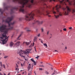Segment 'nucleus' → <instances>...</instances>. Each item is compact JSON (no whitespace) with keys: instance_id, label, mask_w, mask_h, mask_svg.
<instances>
[{"instance_id":"f257e3e1","label":"nucleus","mask_w":75,"mask_h":75,"mask_svg":"<svg viewBox=\"0 0 75 75\" xmlns=\"http://www.w3.org/2000/svg\"><path fill=\"white\" fill-rule=\"evenodd\" d=\"M14 18L13 16H12L11 17H8L5 20H3V22H5L8 23L9 25V28H7V25H6L3 24L0 27V31L2 33H4L2 34V37H1V39H3L4 37L5 38L4 39H3L2 41L3 44H6V42H7L8 38V37L6 35V34L8 33V31L10 30H13V26H11V25H13L15 23V22H13V23H11V21H12L13 19Z\"/></svg>"},{"instance_id":"f03ea898","label":"nucleus","mask_w":75,"mask_h":75,"mask_svg":"<svg viewBox=\"0 0 75 75\" xmlns=\"http://www.w3.org/2000/svg\"><path fill=\"white\" fill-rule=\"evenodd\" d=\"M13 2L17 1L18 0H12ZM28 0H23V1H21V4H22V6H20L18 8H13V9H11V11L12 13H13V10H19L20 12H22L23 13H27V11L24 10V5H27V7L29 8L31 7V4H28Z\"/></svg>"},{"instance_id":"7ed1b4c3","label":"nucleus","mask_w":75,"mask_h":75,"mask_svg":"<svg viewBox=\"0 0 75 75\" xmlns=\"http://www.w3.org/2000/svg\"><path fill=\"white\" fill-rule=\"evenodd\" d=\"M31 49H27L26 50V51H23L22 50H21L20 51H18V54L20 55L21 57H23V58L25 57V55L24 54H28V53H30V51H31Z\"/></svg>"},{"instance_id":"20e7f679","label":"nucleus","mask_w":75,"mask_h":75,"mask_svg":"<svg viewBox=\"0 0 75 75\" xmlns=\"http://www.w3.org/2000/svg\"><path fill=\"white\" fill-rule=\"evenodd\" d=\"M34 13L32 12L29 14H26L25 16V19L27 21H30L31 20L34 19Z\"/></svg>"},{"instance_id":"39448f33","label":"nucleus","mask_w":75,"mask_h":75,"mask_svg":"<svg viewBox=\"0 0 75 75\" xmlns=\"http://www.w3.org/2000/svg\"><path fill=\"white\" fill-rule=\"evenodd\" d=\"M55 8L58 13L59 14V16H62V13L61 12H59V8H61V5H57L55 6Z\"/></svg>"},{"instance_id":"423d86ee","label":"nucleus","mask_w":75,"mask_h":75,"mask_svg":"<svg viewBox=\"0 0 75 75\" xmlns=\"http://www.w3.org/2000/svg\"><path fill=\"white\" fill-rule=\"evenodd\" d=\"M28 71H29L28 75H31V71H32L33 67L31 68L30 64H29V65L28 67Z\"/></svg>"},{"instance_id":"0eeeda50","label":"nucleus","mask_w":75,"mask_h":75,"mask_svg":"<svg viewBox=\"0 0 75 75\" xmlns=\"http://www.w3.org/2000/svg\"><path fill=\"white\" fill-rule=\"evenodd\" d=\"M66 8L67 10L64 11V14H66V15H68L69 13L71 11V9H70L69 8L68 6H66Z\"/></svg>"},{"instance_id":"6e6552de","label":"nucleus","mask_w":75,"mask_h":75,"mask_svg":"<svg viewBox=\"0 0 75 75\" xmlns=\"http://www.w3.org/2000/svg\"><path fill=\"white\" fill-rule=\"evenodd\" d=\"M36 13H37V14H44L42 12L40 11L39 10H36Z\"/></svg>"},{"instance_id":"1a4fd4ad","label":"nucleus","mask_w":75,"mask_h":75,"mask_svg":"<svg viewBox=\"0 0 75 75\" xmlns=\"http://www.w3.org/2000/svg\"><path fill=\"white\" fill-rule=\"evenodd\" d=\"M34 22L35 23H38V24H42L43 23H44V21H41V22H40L38 21H36V20H35L34 21Z\"/></svg>"},{"instance_id":"9d476101","label":"nucleus","mask_w":75,"mask_h":75,"mask_svg":"<svg viewBox=\"0 0 75 75\" xmlns=\"http://www.w3.org/2000/svg\"><path fill=\"white\" fill-rule=\"evenodd\" d=\"M30 43H31V42H23V44H26L27 45H29V44H30Z\"/></svg>"},{"instance_id":"9b49d317","label":"nucleus","mask_w":75,"mask_h":75,"mask_svg":"<svg viewBox=\"0 0 75 75\" xmlns=\"http://www.w3.org/2000/svg\"><path fill=\"white\" fill-rule=\"evenodd\" d=\"M20 42L18 41L15 44V45L16 46L18 47V46H20Z\"/></svg>"},{"instance_id":"f8f14e48","label":"nucleus","mask_w":75,"mask_h":75,"mask_svg":"<svg viewBox=\"0 0 75 75\" xmlns=\"http://www.w3.org/2000/svg\"><path fill=\"white\" fill-rule=\"evenodd\" d=\"M13 45H14V43L13 42H12L10 43V47H12L13 46Z\"/></svg>"},{"instance_id":"ddd939ff","label":"nucleus","mask_w":75,"mask_h":75,"mask_svg":"<svg viewBox=\"0 0 75 75\" xmlns=\"http://www.w3.org/2000/svg\"><path fill=\"white\" fill-rule=\"evenodd\" d=\"M21 65L22 67H24V66H25V62H24V63L23 64H22L21 63Z\"/></svg>"},{"instance_id":"4468645a","label":"nucleus","mask_w":75,"mask_h":75,"mask_svg":"<svg viewBox=\"0 0 75 75\" xmlns=\"http://www.w3.org/2000/svg\"><path fill=\"white\" fill-rule=\"evenodd\" d=\"M37 41V37H35L34 39V42H36V41Z\"/></svg>"},{"instance_id":"2eb2a0df","label":"nucleus","mask_w":75,"mask_h":75,"mask_svg":"<svg viewBox=\"0 0 75 75\" xmlns=\"http://www.w3.org/2000/svg\"><path fill=\"white\" fill-rule=\"evenodd\" d=\"M34 43H33V44H31V45L30 46H29L30 48H31V47H33L34 46Z\"/></svg>"},{"instance_id":"dca6fc26","label":"nucleus","mask_w":75,"mask_h":75,"mask_svg":"<svg viewBox=\"0 0 75 75\" xmlns=\"http://www.w3.org/2000/svg\"><path fill=\"white\" fill-rule=\"evenodd\" d=\"M2 66H3V67L4 69H6V66L5 65V64H2Z\"/></svg>"},{"instance_id":"f3484780","label":"nucleus","mask_w":75,"mask_h":75,"mask_svg":"<svg viewBox=\"0 0 75 75\" xmlns=\"http://www.w3.org/2000/svg\"><path fill=\"white\" fill-rule=\"evenodd\" d=\"M54 16H55V18H58V17H59V15L56 16L55 15H54Z\"/></svg>"},{"instance_id":"a211bd4d","label":"nucleus","mask_w":75,"mask_h":75,"mask_svg":"<svg viewBox=\"0 0 75 75\" xmlns=\"http://www.w3.org/2000/svg\"><path fill=\"white\" fill-rule=\"evenodd\" d=\"M21 34H20V35L18 36V38H17L18 40H20V39H19V38H20V37H21Z\"/></svg>"},{"instance_id":"6ab92c4d","label":"nucleus","mask_w":75,"mask_h":75,"mask_svg":"<svg viewBox=\"0 0 75 75\" xmlns=\"http://www.w3.org/2000/svg\"><path fill=\"white\" fill-rule=\"evenodd\" d=\"M0 12L1 13V14H3V11H2V9H0Z\"/></svg>"},{"instance_id":"aec40b11","label":"nucleus","mask_w":75,"mask_h":75,"mask_svg":"<svg viewBox=\"0 0 75 75\" xmlns=\"http://www.w3.org/2000/svg\"><path fill=\"white\" fill-rule=\"evenodd\" d=\"M17 64H18V65H21V63L20 62L18 61L17 62Z\"/></svg>"},{"instance_id":"412c9836","label":"nucleus","mask_w":75,"mask_h":75,"mask_svg":"<svg viewBox=\"0 0 75 75\" xmlns=\"http://www.w3.org/2000/svg\"><path fill=\"white\" fill-rule=\"evenodd\" d=\"M31 60L32 61V62H35V61L34 60V59H33V58L31 59Z\"/></svg>"},{"instance_id":"4be33fe9","label":"nucleus","mask_w":75,"mask_h":75,"mask_svg":"<svg viewBox=\"0 0 75 75\" xmlns=\"http://www.w3.org/2000/svg\"><path fill=\"white\" fill-rule=\"evenodd\" d=\"M43 5L44 6H45V7H47V8H48V7L47 6V5L46 4H44Z\"/></svg>"},{"instance_id":"5701e85b","label":"nucleus","mask_w":75,"mask_h":75,"mask_svg":"<svg viewBox=\"0 0 75 75\" xmlns=\"http://www.w3.org/2000/svg\"><path fill=\"white\" fill-rule=\"evenodd\" d=\"M75 12V9H73L72 10V13H74Z\"/></svg>"},{"instance_id":"b1692460","label":"nucleus","mask_w":75,"mask_h":75,"mask_svg":"<svg viewBox=\"0 0 75 75\" xmlns=\"http://www.w3.org/2000/svg\"><path fill=\"white\" fill-rule=\"evenodd\" d=\"M5 9L6 10H8V6H7L5 7Z\"/></svg>"},{"instance_id":"393cba45","label":"nucleus","mask_w":75,"mask_h":75,"mask_svg":"<svg viewBox=\"0 0 75 75\" xmlns=\"http://www.w3.org/2000/svg\"><path fill=\"white\" fill-rule=\"evenodd\" d=\"M41 31L42 33L44 32V29L43 28H42L41 29Z\"/></svg>"},{"instance_id":"a878e982","label":"nucleus","mask_w":75,"mask_h":75,"mask_svg":"<svg viewBox=\"0 0 75 75\" xmlns=\"http://www.w3.org/2000/svg\"><path fill=\"white\" fill-rule=\"evenodd\" d=\"M52 11H53V13H54V14H57V12L54 11V10H53Z\"/></svg>"},{"instance_id":"bb28decb","label":"nucleus","mask_w":75,"mask_h":75,"mask_svg":"<svg viewBox=\"0 0 75 75\" xmlns=\"http://www.w3.org/2000/svg\"><path fill=\"white\" fill-rule=\"evenodd\" d=\"M43 45L45 46L46 47H48L47 46V44L46 43H45Z\"/></svg>"},{"instance_id":"cd10ccee","label":"nucleus","mask_w":75,"mask_h":75,"mask_svg":"<svg viewBox=\"0 0 75 75\" xmlns=\"http://www.w3.org/2000/svg\"><path fill=\"white\" fill-rule=\"evenodd\" d=\"M46 13H47L46 15H48L50 13H49L48 11H46Z\"/></svg>"},{"instance_id":"c85d7f7f","label":"nucleus","mask_w":75,"mask_h":75,"mask_svg":"<svg viewBox=\"0 0 75 75\" xmlns=\"http://www.w3.org/2000/svg\"><path fill=\"white\" fill-rule=\"evenodd\" d=\"M0 65H1V67H3V64H2V62H0Z\"/></svg>"},{"instance_id":"c756f323","label":"nucleus","mask_w":75,"mask_h":75,"mask_svg":"<svg viewBox=\"0 0 75 75\" xmlns=\"http://www.w3.org/2000/svg\"><path fill=\"white\" fill-rule=\"evenodd\" d=\"M31 2L32 4H33L34 3V0H31Z\"/></svg>"},{"instance_id":"7c9ffc66","label":"nucleus","mask_w":75,"mask_h":75,"mask_svg":"<svg viewBox=\"0 0 75 75\" xmlns=\"http://www.w3.org/2000/svg\"><path fill=\"white\" fill-rule=\"evenodd\" d=\"M23 19V18H19V20L20 21H21V20H22V19Z\"/></svg>"},{"instance_id":"2f4dec72","label":"nucleus","mask_w":75,"mask_h":75,"mask_svg":"<svg viewBox=\"0 0 75 75\" xmlns=\"http://www.w3.org/2000/svg\"><path fill=\"white\" fill-rule=\"evenodd\" d=\"M45 73L46 74H47V75H48V74H49V73L47 71H46L45 72Z\"/></svg>"},{"instance_id":"473e14b6","label":"nucleus","mask_w":75,"mask_h":75,"mask_svg":"<svg viewBox=\"0 0 75 75\" xmlns=\"http://www.w3.org/2000/svg\"><path fill=\"white\" fill-rule=\"evenodd\" d=\"M63 30H64V31H67V29H66V28H64V29H63Z\"/></svg>"},{"instance_id":"72a5a7b5","label":"nucleus","mask_w":75,"mask_h":75,"mask_svg":"<svg viewBox=\"0 0 75 75\" xmlns=\"http://www.w3.org/2000/svg\"><path fill=\"white\" fill-rule=\"evenodd\" d=\"M64 1V0H62L61 1H60V3H62L63 1Z\"/></svg>"},{"instance_id":"f704fd0d","label":"nucleus","mask_w":75,"mask_h":75,"mask_svg":"<svg viewBox=\"0 0 75 75\" xmlns=\"http://www.w3.org/2000/svg\"><path fill=\"white\" fill-rule=\"evenodd\" d=\"M8 57V56H5L4 57V58H7Z\"/></svg>"},{"instance_id":"c9c22d12","label":"nucleus","mask_w":75,"mask_h":75,"mask_svg":"<svg viewBox=\"0 0 75 75\" xmlns=\"http://www.w3.org/2000/svg\"><path fill=\"white\" fill-rule=\"evenodd\" d=\"M39 70H40V71H42V69L40 68H39Z\"/></svg>"},{"instance_id":"e433bc0d","label":"nucleus","mask_w":75,"mask_h":75,"mask_svg":"<svg viewBox=\"0 0 75 75\" xmlns=\"http://www.w3.org/2000/svg\"><path fill=\"white\" fill-rule=\"evenodd\" d=\"M52 1H55V0H50V1L51 2Z\"/></svg>"},{"instance_id":"4c0bfd02","label":"nucleus","mask_w":75,"mask_h":75,"mask_svg":"<svg viewBox=\"0 0 75 75\" xmlns=\"http://www.w3.org/2000/svg\"><path fill=\"white\" fill-rule=\"evenodd\" d=\"M69 30H71V29H72V28L71 27H70L69 28Z\"/></svg>"},{"instance_id":"58836bf2","label":"nucleus","mask_w":75,"mask_h":75,"mask_svg":"<svg viewBox=\"0 0 75 75\" xmlns=\"http://www.w3.org/2000/svg\"><path fill=\"white\" fill-rule=\"evenodd\" d=\"M38 57H40V56H38L37 57H36V58H37V59H38Z\"/></svg>"},{"instance_id":"ea45409f","label":"nucleus","mask_w":75,"mask_h":75,"mask_svg":"<svg viewBox=\"0 0 75 75\" xmlns=\"http://www.w3.org/2000/svg\"><path fill=\"white\" fill-rule=\"evenodd\" d=\"M34 48L35 51H36V52H37V51L36 50V48H35V47H34Z\"/></svg>"},{"instance_id":"a19ab883","label":"nucleus","mask_w":75,"mask_h":75,"mask_svg":"<svg viewBox=\"0 0 75 75\" xmlns=\"http://www.w3.org/2000/svg\"><path fill=\"white\" fill-rule=\"evenodd\" d=\"M54 51H55L56 52H58V51L57 50H55Z\"/></svg>"},{"instance_id":"79ce46f5","label":"nucleus","mask_w":75,"mask_h":75,"mask_svg":"<svg viewBox=\"0 0 75 75\" xmlns=\"http://www.w3.org/2000/svg\"><path fill=\"white\" fill-rule=\"evenodd\" d=\"M16 67H17V68H18V65H17V64H16Z\"/></svg>"},{"instance_id":"37998d69","label":"nucleus","mask_w":75,"mask_h":75,"mask_svg":"<svg viewBox=\"0 0 75 75\" xmlns=\"http://www.w3.org/2000/svg\"><path fill=\"white\" fill-rule=\"evenodd\" d=\"M24 59L25 61H28V59L25 58H24Z\"/></svg>"},{"instance_id":"c03bdc74","label":"nucleus","mask_w":75,"mask_h":75,"mask_svg":"<svg viewBox=\"0 0 75 75\" xmlns=\"http://www.w3.org/2000/svg\"><path fill=\"white\" fill-rule=\"evenodd\" d=\"M40 34H39L37 36H38V37H40Z\"/></svg>"},{"instance_id":"a18cd8bd","label":"nucleus","mask_w":75,"mask_h":75,"mask_svg":"<svg viewBox=\"0 0 75 75\" xmlns=\"http://www.w3.org/2000/svg\"><path fill=\"white\" fill-rule=\"evenodd\" d=\"M25 73V74H26V71H25V72H23V74H24V73Z\"/></svg>"},{"instance_id":"49530a36","label":"nucleus","mask_w":75,"mask_h":75,"mask_svg":"<svg viewBox=\"0 0 75 75\" xmlns=\"http://www.w3.org/2000/svg\"><path fill=\"white\" fill-rule=\"evenodd\" d=\"M40 67H44V66L42 65V66H40Z\"/></svg>"},{"instance_id":"de8ad7c7","label":"nucleus","mask_w":75,"mask_h":75,"mask_svg":"<svg viewBox=\"0 0 75 75\" xmlns=\"http://www.w3.org/2000/svg\"><path fill=\"white\" fill-rule=\"evenodd\" d=\"M34 62V65H36V64H35V62Z\"/></svg>"},{"instance_id":"09e8293b","label":"nucleus","mask_w":75,"mask_h":75,"mask_svg":"<svg viewBox=\"0 0 75 75\" xmlns=\"http://www.w3.org/2000/svg\"><path fill=\"white\" fill-rule=\"evenodd\" d=\"M55 74V73H53L52 74V75H54Z\"/></svg>"},{"instance_id":"8fccbe9b","label":"nucleus","mask_w":75,"mask_h":75,"mask_svg":"<svg viewBox=\"0 0 75 75\" xmlns=\"http://www.w3.org/2000/svg\"><path fill=\"white\" fill-rule=\"evenodd\" d=\"M69 5H71V3L69 2Z\"/></svg>"},{"instance_id":"3c124183","label":"nucleus","mask_w":75,"mask_h":75,"mask_svg":"<svg viewBox=\"0 0 75 75\" xmlns=\"http://www.w3.org/2000/svg\"><path fill=\"white\" fill-rule=\"evenodd\" d=\"M17 69H18H18H17V68H16V71H17Z\"/></svg>"},{"instance_id":"603ef678","label":"nucleus","mask_w":75,"mask_h":75,"mask_svg":"<svg viewBox=\"0 0 75 75\" xmlns=\"http://www.w3.org/2000/svg\"><path fill=\"white\" fill-rule=\"evenodd\" d=\"M49 33V31H48L47 32V34H48Z\"/></svg>"},{"instance_id":"864d4df0","label":"nucleus","mask_w":75,"mask_h":75,"mask_svg":"<svg viewBox=\"0 0 75 75\" xmlns=\"http://www.w3.org/2000/svg\"><path fill=\"white\" fill-rule=\"evenodd\" d=\"M43 63V62H40V64H42Z\"/></svg>"},{"instance_id":"5fc2aeb1","label":"nucleus","mask_w":75,"mask_h":75,"mask_svg":"<svg viewBox=\"0 0 75 75\" xmlns=\"http://www.w3.org/2000/svg\"><path fill=\"white\" fill-rule=\"evenodd\" d=\"M65 49L66 50H67V47H65Z\"/></svg>"},{"instance_id":"6e6d98bb","label":"nucleus","mask_w":75,"mask_h":75,"mask_svg":"<svg viewBox=\"0 0 75 75\" xmlns=\"http://www.w3.org/2000/svg\"><path fill=\"white\" fill-rule=\"evenodd\" d=\"M48 17H51L50 15H48Z\"/></svg>"},{"instance_id":"4d7b16f0","label":"nucleus","mask_w":75,"mask_h":75,"mask_svg":"<svg viewBox=\"0 0 75 75\" xmlns=\"http://www.w3.org/2000/svg\"><path fill=\"white\" fill-rule=\"evenodd\" d=\"M30 30H27V31H30Z\"/></svg>"},{"instance_id":"13d9d810","label":"nucleus","mask_w":75,"mask_h":75,"mask_svg":"<svg viewBox=\"0 0 75 75\" xmlns=\"http://www.w3.org/2000/svg\"><path fill=\"white\" fill-rule=\"evenodd\" d=\"M67 2H69V0H67Z\"/></svg>"},{"instance_id":"bf43d9fd","label":"nucleus","mask_w":75,"mask_h":75,"mask_svg":"<svg viewBox=\"0 0 75 75\" xmlns=\"http://www.w3.org/2000/svg\"><path fill=\"white\" fill-rule=\"evenodd\" d=\"M4 75H6V74L4 73Z\"/></svg>"},{"instance_id":"052dcab7","label":"nucleus","mask_w":75,"mask_h":75,"mask_svg":"<svg viewBox=\"0 0 75 75\" xmlns=\"http://www.w3.org/2000/svg\"><path fill=\"white\" fill-rule=\"evenodd\" d=\"M16 41H17V40H15V41H14V42H16Z\"/></svg>"},{"instance_id":"680f3d73","label":"nucleus","mask_w":75,"mask_h":75,"mask_svg":"<svg viewBox=\"0 0 75 75\" xmlns=\"http://www.w3.org/2000/svg\"><path fill=\"white\" fill-rule=\"evenodd\" d=\"M0 71H1V69H0Z\"/></svg>"},{"instance_id":"e2e57ef3","label":"nucleus","mask_w":75,"mask_h":75,"mask_svg":"<svg viewBox=\"0 0 75 75\" xmlns=\"http://www.w3.org/2000/svg\"><path fill=\"white\" fill-rule=\"evenodd\" d=\"M53 10H54V8H53Z\"/></svg>"},{"instance_id":"0e129e2a","label":"nucleus","mask_w":75,"mask_h":75,"mask_svg":"<svg viewBox=\"0 0 75 75\" xmlns=\"http://www.w3.org/2000/svg\"><path fill=\"white\" fill-rule=\"evenodd\" d=\"M8 75H10V73H8Z\"/></svg>"},{"instance_id":"69168bd1","label":"nucleus","mask_w":75,"mask_h":75,"mask_svg":"<svg viewBox=\"0 0 75 75\" xmlns=\"http://www.w3.org/2000/svg\"><path fill=\"white\" fill-rule=\"evenodd\" d=\"M41 42L42 43H43V42H42V41H41Z\"/></svg>"},{"instance_id":"338daca9","label":"nucleus","mask_w":75,"mask_h":75,"mask_svg":"<svg viewBox=\"0 0 75 75\" xmlns=\"http://www.w3.org/2000/svg\"><path fill=\"white\" fill-rule=\"evenodd\" d=\"M21 75V74H17V75Z\"/></svg>"},{"instance_id":"774afa93","label":"nucleus","mask_w":75,"mask_h":75,"mask_svg":"<svg viewBox=\"0 0 75 75\" xmlns=\"http://www.w3.org/2000/svg\"><path fill=\"white\" fill-rule=\"evenodd\" d=\"M0 75H3V74H0Z\"/></svg>"}]
</instances>
